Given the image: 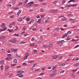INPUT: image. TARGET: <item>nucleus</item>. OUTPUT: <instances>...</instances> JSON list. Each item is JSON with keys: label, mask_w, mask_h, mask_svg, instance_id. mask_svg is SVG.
I'll return each instance as SVG.
<instances>
[{"label": "nucleus", "mask_w": 79, "mask_h": 79, "mask_svg": "<svg viewBox=\"0 0 79 79\" xmlns=\"http://www.w3.org/2000/svg\"><path fill=\"white\" fill-rule=\"evenodd\" d=\"M34 3V2H31L26 5V7H30L31 6H32V4Z\"/></svg>", "instance_id": "f257e3e1"}, {"label": "nucleus", "mask_w": 79, "mask_h": 79, "mask_svg": "<svg viewBox=\"0 0 79 79\" xmlns=\"http://www.w3.org/2000/svg\"><path fill=\"white\" fill-rule=\"evenodd\" d=\"M71 5H67L66 6V7L67 8H69V7H71Z\"/></svg>", "instance_id": "c756f323"}, {"label": "nucleus", "mask_w": 79, "mask_h": 79, "mask_svg": "<svg viewBox=\"0 0 79 79\" xmlns=\"http://www.w3.org/2000/svg\"><path fill=\"white\" fill-rule=\"evenodd\" d=\"M31 23H33L34 21V20L33 19H32V20L31 21Z\"/></svg>", "instance_id": "8fccbe9b"}, {"label": "nucleus", "mask_w": 79, "mask_h": 79, "mask_svg": "<svg viewBox=\"0 0 79 79\" xmlns=\"http://www.w3.org/2000/svg\"><path fill=\"white\" fill-rule=\"evenodd\" d=\"M7 56L8 57H11V54H8L7 55Z\"/></svg>", "instance_id": "a19ab883"}, {"label": "nucleus", "mask_w": 79, "mask_h": 79, "mask_svg": "<svg viewBox=\"0 0 79 79\" xmlns=\"http://www.w3.org/2000/svg\"><path fill=\"white\" fill-rule=\"evenodd\" d=\"M63 58V57L62 56H60L59 58V60H61Z\"/></svg>", "instance_id": "680f3d73"}, {"label": "nucleus", "mask_w": 79, "mask_h": 79, "mask_svg": "<svg viewBox=\"0 0 79 79\" xmlns=\"http://www.w3.org/2000/svg\"><path fill=\"white\" fill-rule=\"evenodd\" d=\"M5 60H1L0 62L1 64H5Z\"/></svg>", "instance_id": "0eeeda50"}, {"label": "nucleus", "mask_w": 79, "mask_h": 79, "mask_svg": "<svg viewBox=\"0 0 79 79\" xmlns=\"http://www.w3.org/2000/svg\"><path fill=\"white\" fill-rule=\"evenodd\" d=\"M13 35H15V36H17V37H18L19 36V34H15Z\"/></svg>", "instance_id": "2f4dec72"}, {"label": "nucleus", "mask_w": 79, "mask_h": 79, "mask_svg": "<svg viewBox=\"0 0 79 79\" xmlns=\"http://www.w3.org/2000/svg\"><path fill=\"white\" fill-rule=\"evenodd\" d=\"M15 18V15H12L10 17V19H11L12 18Z\"/></svg>", "instance_id": "5701e85b"}, {"label": "nucleus", "mask_w": 79, "mask_h": 79, "mask_svg": "<svg viewBox=\"0 0 79 79\" xmlns=\"http://www.w3.org/2000/svg\"><path fill=\"white\" fill-rule=\"evenodd\" d=\"M32 30L34 31H36V29H35L34 28H33Z\"/></svg>", "instance_id": "774afa93"}, {"label": "nucleus", "mask_w": 79, "mask_h": 79, "mask_svg": "<svg viewBox=\"0 0 79 79\" xmlns=\"http://www.w3.org/2000/svg\"><path fill=\"white\" fill-rule=\"evenodd\" d=\"M27 2H28V0H26V1L23 3V5H25L27 3Z\"/></svg>", "instance_id": "f8f14e48"}, {"label": "nucleus", "mask_w": 79, "mask_h": 79, "mask_svg": "<svg viewBox=\"0 0 79 79\" xmlns=\"http://www.w3.org/2000/svg\"><path fill=\"white\" fill-rule=\"evenodd\" d=\"M75 37L76 38L79 39V36H78L77 35H76Z\"/></svg>", "instance_id": "bf43d9fd"}, {"label": "nucleus", "mask_w": 79, "mask_h": 79, "mask_svg": "<svg viewBox=\"0 0 79 79\" xmlns=\"http://www.w3.org/2000/svg\"><path fill=\"white\" fill-rule=\"evenodd\" d=\"M27 35H28V33H25L24 34V37H26Z\"/></svg>", "instance_id": "79ce46f5"}, {"label": "nucleus", "mask_w": 79, "mask_h": 79, "mask_svg": "<svg viewBox=\"0 0 79 79\" xmlns=\"http://www.w3.org/2000/svg\"><path fill=\"white\" fill-rule=\"evenodd\" d=\"M10 24L12 25H13V24H15V22H12V23H11Z\"/></svg>", "instance_id": "052dcab7"}, {"label": "nucleus", "mask_w": 79, "mask_h": 79, "mask_svg": "<svg viewBox=\"0 0 79 79\" xmlns=\"http://www.w3.org/2000/svg\"><path fill=\"white\" fill-rule=\"evenodd\" d=\"M59 56H53L52 57V58L53 59H56V58H58Z\"/></svg>", "instance_id": "423d86ee"}, {"label": "nucleus", "mask_w": 79, "mask_h": 79, "mask_svg": "<svg viewBox=\"0 0 79 79\" xmlns=\"http://www.w3.org/2000/svg\"><path fill=\"white\" fill-rule=\"evenodd\" d=\"M27 58V56H25V57L24 58L23 60H26Z\"/></svg>", "instance_id": "bb28decb"}, {"label": "nucleus", "mask_w": 79, "mask_h": 79, "mask_svg": "<svg viewBox=\"0 0 79 79\" xmlns=\"http://www.w3.org/2000/svg\"><path fill=\"white\" fill-rule=\"evenodd\" d=\"M64 73V70H62L60 72V74H63V73Z\"/></svg>", "instance_id": "7c9ffc66"}, {"label": "nucleus", "mask_w": 79, "mask_h": 79, "mask_svg": "<svg viewBox=\"0 0 79 79\" xmlns=\"http://www.w3.org/2000/svg\"><path fill=\"white\" fill-rule=\"evenodd\" d=\"M59 28L58 27H56V32H58V30H59Z\"/></svg>", "instance_id": "a878e982"}, {"label": "nucleus", "mask_w": 79, "mask_h": 79, "mask_svg": "<svg viewBox=\"0 0 79 79\" xmlns=\"http://www.w3.org/2000/svg\"><path fill=\"white\" fill-rule=\"evenodd\" d=\"M13 63H17V59H14L13 61Z\"/></svg>", "instance_id": "f3484780"}, {"label": "nucleus", "mask_w": 79, "mask_h": 79, "mask_svg": "<svg viewBox=\"0 0 79 79\" xmlns=\"http://www.w3.org/2000/svg\"><path fill=\"white\" fill-rule=\"evenodd\" d=\"M5 59L6 60H10V59L8 57L6 58Z\"/></svg>", "instance_id": "09e8293b"}, {"label": "nucleus", "mask_w": 79, "mask_h": 79, "mask_svg": "<svg viewBox=\"0 0 79 79\" xmlns=\"http://www.w3.org/2000/svg\"><path fill=\"white\" fill-rule=\"evenodd\" d=\"M44 74L45 73H44V72H43V73H40V75H43V74Z\"/></svg>", "instance_id": "13d9d810"}, {"label": "nucleus", "mask_w": 79, "mask_h": 79, "mask_svg": "<svg viewBox=\"0 0 79 79\" xmlns=\"http://www.w3.org/2000/svg\"><path fill=\"white\" fill-rule=\"evenodd\" d=\"M23 21V18H19L18 20V21H19L20 22H21Z\"/></svg>", "instance_id": "1a4fd4ad"}, {"label": "nucleus", "mask_w": 79, "mask_h": 79, "mask_svg": "<svg viewBox=\"0 0 79 79\" xmlns=\"http://www.w3.org/2000/svg\"><path fill=\"white\" fill-rule=\"evenodd\" d=\"M53 47V44H49V48H52Z\"/></svg>", "instance_id": "4468645a"}, {"label": "nucleus", "mask_w": 79, "mask_h": 79, "mask_svg": "<svg viewBox=\"0 0 79 79\" xmlns=\"http://www.w3.org/2000/svg\"><path fill=\"white\" fill-rule=\"evenodd\" d=\"M23 5V2H19V6H21V5Z\"/></svg>", "instance_id": "cd10ccee"}, {"label": "nucleus", "mask_w": 79, "mask_h": 79, "mask_svg": "<svg viewBox=\"0 0 79 79\" xmlns=\"http://www.w3.org/2000/svg\"><path fill=\"white\" fill-rule=\"evenodd\" d=\"M27 21H29L30 19L29 18H27Z\"/></svg>", "instance_id": "864d4df0"}, {"label": "nucleus", "mask_w": 79, "mask_h": 79, "mask_svg": "<svg viewBox=\"0 0 79 79\" xmlns=\"http://www.w3.org/2000/svg\"><path fill=\"white\" fill-rule=\"evenodd\" d=\"M2 36V39H5V38L6 37V36L4 35Z\"/></svg>", "instance_id": "4d7b16f0"}, {"label": "nucleus", "mask_w": 79, "mask_h": 79, "mask_svg": "<svg viewBox=\"0 0 79 79\" xmlns=\"http://www.w3.org/2000/svg\"><path fill=\"white\" fill-rule=\"evenodd\" d=\"M56 76V74L55 73H54L51 74V77H54V76Z\"/></svg>", "instance_id": "412c9836"}, {"label": "nucleus", "mask_w": 79, "mask_h": 79, "mask_svg": "<svg viewBox=\"0 0 79 79\" xmlns=\"http://www.w3.org/2000/svg\"><path fill=\"white\" fill-rule=\"evenodd\" d=\"M37 64V63H35V64H34L33 67L34 68L35 67V65H36Z\"/></svg>", "instance_id": "0e129e2a"}, {"label": "nucleus", "mask_w": 79, "mask_h": 79, "mask_svg": "<svg viewBox=\"0 0 79 79\" xmlns=\"http://www.w3.org/2000/svg\"><path fill=\"white\" fill-rule=\"evenodd\" d=\"M40 11L41 12H44V9L43 8H41L40 9Z\"/></svg>", "instance_id": "72a5a7b5"}, {"label": "nucleus", "mask_w": 79, "mask_h": 79, "mask_svg": "<svg viewBox=\"0 0 79 79\" xmlns=\"http://www.w3.org/2000/svg\"><path fill=\"white\" fill-rule=\"evenodd\" d=\"M79 47V45H76L75 47V48H77V47Z\"/></svg>", "instance_id": "de8ad7c7"}, {"label": "nucleus", "mask_w": 79, "mask_h": 79, "mask_svg": "<svg viewBox=\"0 0 79 79\" xmlns=\"http://www.w3.org/2000/svg\"><path fill=\"white\" fill-rule=\"evenodd\" d=\"M5 75H6V76H8V75H10V73H5Z\"/></svg>", "instance_id": "e433bc0d"}, {"label": "nucleus", "mask_w": 79, "mask_h": 79, "mask_svg": "<svg viewBox=\"0 0 79 79\" xmlns=\"http://www.w3.org/2000/svg\"><path fill=\"white\" fill-rule=\"evenodd\" d=\"M10 49L14 53H15L16 52H17V49H15L14 48H11Z\"/></svg>", "instance_id": "39448f33"}, {"label": "nucleus", "mask_w": 79, "mask_h": 79, "mask_svg": "<svg viewBox=\"0 0 79 79\" xmlns=\"http://www.w3.org/2000/svg\"><path fill=\"white\" fill-rule=\"evenodd\" d=\"M21 10H19V11H18V12L17 13V16H19V14L21 13Z\"/></svg>", "instance_id": "9b49d317"}, {"label": "nucleus", "mask_w": 79, "mask_h": 79, "mask_svg": "<svg viewBox=\"0 0 79 79\" xmlns=\"http://www.w3.org/2000/svg\"><path fill=\"white\" fill-rule=\"evenodd\" d=\"M69 20L73 23H74V19H70Z\"/></svg>", "instance_id": "6ab92c4d"}, {"label": "nucleus", "mask_w": 79, "mask_h": 79, "mask_svg": "<svg viewBox=\"0 0 79 79\" xmlns=\"http://www.w3.org/2000/svg\"><path fill=\"white\" fill-rule=\"evenodd\" d=\"M56 68V66H54L52 68V69H55Z\"/></svg>", "instance_id": "69168bd1"}, {"label": "nucleus", "mask_w": 79, "mask_h": 79, "mask_svg": "<svg viewBox=\"0 0 79 79\" xmlns=\"http://www.w3.org/2000/svg\"><path fill=\"white\" fill-rule=\"evenodd\" d=\"M3 29H1L0 30V32H2V31H5V30H6V28H3Z\"/></svg>", "instance_id": "dca6fc26"}, {"label": "nucleus", "mask_w": 79, "mask_h": 79, "mask_svg": "<svg viewBox=\"0 0 79 79\" xmlns=\"http://www.w3.org/2000/svg\"><path fill=\"white\" fill-rule=\"evenodd\" d=\"M72 77H73V78L74 77H76V76L75 75L73 74L72 76Z\"/></svg>", "instance_id": "4c0bfd02"}, {"label": "nucleus", "mask_w": 79, "mask_h": 79, "mask_svg": "<svg viewBox=\"0 0 79 79\" xmlns=\"http://www.w3.org/2000/svg\"><path fill=\"white\" fill-rule=\"evenodd\" d=\"M24 71L20 70V73H24Z\"/></svg>", "instance_id": "6e6d98bb"}, {"label": "nucleus", "mask_w": 79, "mask_h": 79, "mask_svg": "<svg viewBox=\"0 0 79 79\" xmlns=\"http://www.w3.org/2000/svg\"><path fill=\"white\" fill-rule=\"evenodd\" d=\"M42 21V19H40L38 21H37V23H41V21Z\"/></svg>", "instance_id": "aec40b11"}, {"label": "nucleus", "mask_w": 79, "mask_h": 79, "mask_svg": "<svg viewBox=\"0 0 79 79\" xmlns=\"http://www.w3.org/2000/svg\"><path fill=\"white\" fill-rule=\"evenodd\" d=\"M58 12V10H54V13H57Z\"/></svg>", "instance_id": "58836bf2"}, {"label": "nucleus", "mask_w": 79, "mask_h": 79, "mask_svg": "<svg viewBox=\"0 0 79 79\" xmlns=\"http://www.w3.org/2000/svg\"><path fill=\"white\" fill-rule=\"evenodd\" d=\"M69 17V18H71V17H72V15L71 14H69L68 15Z\"/></svg>", "instance_id": "c03bdc74"}, {"label": "nucleus", "mask_w": 79, "mask_h": 79, "mask_svg": "<svg viewBox=\"0 0 79 79\" xmlns=\"http://www.w3.org/2000/svg\"><path fill=\"white\" fill-rule=\"evenodd\" d=\"M18 7H14V9L15 10H17V9H18Z\"/></svg>", "instance_id": "5fc2aeb1"}, {"label": "nucleus", "mask_w": 79, "mask_h": 79, "mask_svg": "<svg viewBox=\"0 0 79 79\" xmlns=\"http://www.w3.org/2000/svg\"><path fill=\"white\" fill-rule=\"evenodd\" d=\"M5 23H2V24L1 25V27L2 29H4V28H6V27H5Z\"/></svg>", "instance_id": "7ed1b4c3"}, {"label": "nucleus", "mask_w": 79, "mask_h": 79, "mask_svg": "<svg viewBox=\"0 0 79 79\" xmlns=\"http://www.w3.org/2000/svg\"><path fill=\"white\" fill-rule=\"evenodd\" d=\"M40 39H41V40H43V39H44V37H43V36H41L40 37Z\"/></svg>", "instance_id": "b1692460"}, {"label": "nucleus", "mask_w": 79, "mask_h": 79, "mask_svg": "<svg viewBox=\"0 0 79 79\" xmlns=\"http://www.w3.org/2000/svg\"><path fill=\"white\" fill-rule=\"evenodd\" d=\"M5 68H6V70H8V69H10V67H9L6 66Z\"/></svg>", "instance_id": "4be33fe9"}, {"label": "nucleus", "mask_w": 79, "mask_h": 79, "mask_svg": "<svg viewBox=\"0 0 79 79\" xmlns=\"http://www.w3.org/2000/svg\"><path fill=\"white\" fill-rule=\"evenodd\" d=\"M29 53H27L25 54V56H27V57L28 56H29Z\"/></svg>", "instance_id": "f704fd0d"}, {"label": "nucleus", "mask_w": 79, "mask_h": 79, "mask_svg": "<svg viewBox=\"0 0 79 79\" xmlns=\"http://www.w3.org/2000/svg\"><path fill=\"white\" fill-rule=\"evenodd\" d=\"M71 6H77V4L71 5Z\"/></svg>", "instance_id": "c85d7f7f"}, {"label": "nucleus", "mask_w": 79, "mask_h": 79, "mask_svg": "<svg viewBox=\"0 0 79 79\" xmlns=\"http://www.w3.org/2000/svg\"><path fill=\"white\" fill-rule=\"evenodd\" d=\"M40 17L39 16V15H38L36 16V18H40Z\"/></svg>", "instance_id": "a18cd8bd"}, {"label": "nucleus", "mask_w": 79, "mask_h": 79, "mask_svg": "<svg viewBox=\"0 0 79 79\" xmlns=\"http://www.w3.org/2000/svg\"><path fill=\"white\" fill-rule=\"evenodd\" d=\"M9 26L10 27V28H11V26H12V25L11 23L10 24V25H9Z\"/></svg>", "instance_id": "603ef678"}, {"label": "nucleus", "mask_w": 79, "mask_h": 79, "mask_svg": "<svg viewBox=\"0 0 79 79\" xmlns=\"http://www.w3.org/2000/svg\"><path fill=\"white\" fill-rule=\"evenodd\" d=\"M54 10H51V12H52V13H54Z\"/></svg>", "instance_id": "e2e57ef3"}, {"label": "nucleus", "mask_w": 79, "mask_h": 79, "mask_svg": "<svg viewBox=\"0 0 79 79\" xmlns=\"http://www.w3.org/2000/svg\"><path fill=\"white\" fill-rule=\"evenodd\" d=\"M62 41H64V40L58 41L56 43L57 44H61V42H62Z\"/></svg>", "instance_id": "9d476101"}, {"label": "nucleus", "mask_w": 79, "mask_h": 79, "mask_svg": "<svg viewBox=\"0 0 79 79\" xmlns=\"http://www.w3.org/2000/svg\"><path fill=\"white\" fill-rule=\"evenodd\" d=\"M71 34V31H69L67 32V34Z\"/></svg>", "instance_id": "473e14b6"}, {"label": "nucleus", "mask_w": 79, "mask_h": 79, "mask_svg": "<svg viewBox=\"0 0 79 79\" xmlns=\"http://www.w3.org/2000/svg\"><path fill=\"white\" fill-rule=\"evenodd\" d=\"M74 66H76V67H78L79 66V63H76L74 64Z\"/></svg>", "instance_id": "ddd939ff"}, {"label": "nucleus", "mask_w": 79, "mask_h": 79, "mask_svg": "<svg viewBox=\"0 0 79 79\" xmlns=\"http://www.w3.org/2000/svg\"><path fill=\"white\" fill-rule=\"evenodd\" d=\"M26 27H23V30H26Z\"/></svg>", "instance_id": "49530a36"}, {"label": "nucleus", "mask_w": 79, "mask_h": 79, "mask_svg": "<svg viewBox=\"0 0 79 79\" xmlns=\"http://www.w3.org/2000/svg\"><path fill=\"white\" fill-rule=\"evenodd\" d=\"M65 2H66V0H63L62 2V4H64Z\"/></svg>", "instance_id": "a211bd4d"}, {"label": "nucleus", "mask_w": 79, "mask_h": 79, "mask_svg": "<svg viewBox=\"0 0 79 79\" xmlns=\"http://www.w3.org/2000/svg\"><path fill=\"white\" fill-rule=\"evenodd\" d=\"M7 31H9V32H12V31H13L12 29H11V30L8 29Z\"/></svg>", "instance_id": "37998d69"}, {"label": "nucleus", "mask_w": 79, "mask_h": 79, "mask_svg": "<svg viewBox=\"0 0 79 79\" xmlns=\"http://www.w3.org/2000/svg\"><path fill=\"white\" fill-rule=\"evenodd\" d=\"M62 66H65V64L64 63H63L62 64Z\"/></svg>", "instance_id": "338daca9"}, {"label": "nucleus", "mask_w": 79, "mask_h": 79, "mask_svg": "<svg viewBox=\"0 0 79 79\" xmlns=\"http://www.w3.org/2000/svg\"><path fill=\"white\" fill-rule=\"evenodd\" d=\"M15 65H16V64H11V66H15Z\"/></svg>", "instance_id": "3c124183"}, {"label": "nucleus", "mask_w": 79, "mask_h": 79, "mask_svg": "<svg viewBox=\"0 0 79 79\" xmlns=\"http://www.w3.org/2000/svg\"><path fill=\"white\" fill-rule=\"evenodd\" d=\"M12 3H13V4H15V3H16V0H13Z\"/></svg>", "instance_id": "393cba45"}, {"label": "nucleus", "mask_w": 79, "mask_h": 79, "mask_svg": "<svg viewBox=\"0 0 79 79\" xmlns=\"http://www.w3.org/2000/svg\"><path fill=\"white\" fill-rule=\"evenodd\" d=\"M43 47H45V48H47V47H48V46L47 45H44L43 46Z\"/></svg>", "instance_id": "ea45409f"}, {"label": "nucleus", "mask_w": 79, "mask_h": 79, "mask_svg": "<svg viewBox=\"0 0 79 79\" xmlns=\"http://www.w3.org/2000/svg\"><path fill=\"white\" fill-rule=\"evenodd\" d=\"M34 44H34V43H33L32 44H30V46L31 47H32V46H34Z\"/></svg>", "instance_id": "c9c22d12"}, {"label": "nucleus", "mask_w": 79, "mask_h": 79, "mask_svg": "<svg viewBox=\"0 0 79 79\" xmlns=\"http://www.w3.org/2000/svg\"><path fill=\"white\" fill-rule=\"evenodd\" d=\"M17 76H18L19 77H21L22 78H23L24 77V76L21 73L18 74Z\"/></svg>", "instance_id": "20e7f679"}, {"label": "nucleus", "mask_w": 79, "mask_h": 79, "mask_svg": "<svg viewBox=\"0 0 79 79\" xmlns=\"http://www.w3.org/2000/svg\"><path fill=\"white\" fill-rule=\"evenodd\" d=\"M8 41L10 42H12V43H15L16 42V40L14 39L13 40H9Z\"/></svg>", "instance_id": "f03ea898"}, {"label": "nucleus", "mask_w": 79, "mask_h": 79, "mask_svg": "<svg viewBox=\"0 0 79 79\" xmlns=\"http://www.w3.org/2000/svg\"><path fill=\"white\" fill-rule=\"evenodd\" d=\"M34 6L35 8H36V7H38V6H39V4H35L34 5Z\"/></svg>", "instance_id": "2eb2a0df"}, {"label": "nucleus", "mask_w": 79, "mask_h": 79, "mask_svg": "<svg viewBox=\"0 0 79 79\" xmlns=\"http://www.w3.org/2000/svg\"><path fill=\"white\" fill-rule=\"evenodd\" d=\"M67 35H68V33H66L65 34H64L63 35V36H62L61 38H64L65 37H66V36H67Z\"/></svg>", "instance_id": "6e6552de"}]
</instances>
